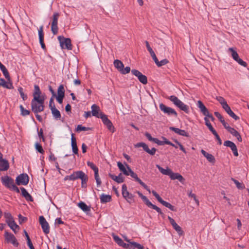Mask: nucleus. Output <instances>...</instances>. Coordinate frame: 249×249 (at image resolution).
I'll return each instance as SVG.
<instances>
[{"instance_id": "nucleus-1", "label": "nucleus", "mask_w": 249, "mask_h": 249, "mask_svg": "<svg viewBox=\"0 0 249 249\" xmlns=\"http://www.w3.org/2000/svg\"><path fill=\"white\" fill-rule=\"evenodd\" d=\"M44 99H37L36 97L33 98L31 101L32 110L35 114L40 112L44 110Z\"/></svg>"}, {"instance_id": "nucleus-2", "label": "nucleus", "mask_w": 249, "mask_h": 249, "mask_svg": "<svg viewBox=\"0 0 249 249\" xmlns=\"http://www.w3.org/2000/svg\"><path fill=\"white\" fill-rule=\"evenodd\" d=\"M1 181L3 185L6 188L19 193L18 188L15 185L13 179L8 176L2 177Z\"/></svg>"}, {"instance_id": "nucleus-3", "label": "nucleus", "mask_w": 249, "mask_h": 249, "mask_svg": "<svg viewBox=\"0 0 249 249\" xmlns=\"http://www.w3.org/2000/svg\"><path fill=\"white\" fill-rule=\"evenodd\" d=\"M168 99H169L176 107H178L180 109L184 111L186 113H188V106L184 104L177 97L174 95H172L168 97Z\"/></svg>"}, {"instance_id": "nucleus-4", "label": "nucleus", "mask_w": 249, "mask_h": 249, "mask_svg": "<svg viewBox=\"0 0 249 249\" xmlns=\"http://www.w3.org/2000/svg\"><path fill=\"white\" fill-rule=\"evenodd\" d=\"M137 193L138 194L139 196L142 199V200L144 202L145 204L148 207H150L153 209L154 210H155L159 214L162 215H163V213L162 212L161 209L160 208L153 204L145 196H143L139 191H138Z\"/></svg>"}, {"instance_id": "nucleus-5", "label": "nucleus", "mask_w": 249, "mask_h": 249, "mask_svg": "<svg viewBox=\"0 0 249 249\" xmlns=\"http://www.w3.org/2000/svg\"><path fill=\"white\" fill-rule=\"evenodd\" d=\"M58 39L59 41L60 46L62 49H67L68 50H71L72 49L71 40L70 38L59 36L58 37Z\"/></svg>"}, {"instance_id": "nucleus-6", "label": "nucleus", "mask_w": 249, "mask_h": 249, "mask_svg": "<svg viewBox=\"0 0 249 249\" xmlns=\"http://www.w3.org/2000/svg\"><path fill=\"white\" fill-rule=\"evenodd\" d=\"M59 16V14L57 12L54 13L53 16L52 22L51 23V31L54 35L58 33V19Z\"/></svg>"}, {"instance_id": "nucleus-7", "label": "nucleus", "mask_w": 249, "mask_h": 249, "mask_svg": "<svg viewBox=\"0 0 249 249\" xmlns=\"http://www.w3.org/2000/svg\"><path fill=\"white\" fill-rule=\"evenodd\" d=\"M152 193L153 196L157 198L158 201L162 204L163 206L169 208L172 211H177V209L174 206L172 205L170 203L163 200L156 191L153 190L152 191Z\"/></svg>"}, {"instance_id": "nucleus-8", "label": "nucleus", "mask_w": 249, "mask_h": 249, "mask_svg": "<svg viewBox=\"0 0 249 249\" xmlns=\"http://www.w3.org/2000/svg\"><path fill=\"white\" fill-rule=\"evenodd\" d=\"M159 107L164 114L168 116H174L175 117L178 116V113L174 109L167 107L162 103L160 104Z\"/></svg>"}, {"instance_id": "nucleus-9", "label": "nucleus", "mask_w": 249, "mask_h": 249, "mask_svg": "<svg viewBox=\"0 0 249 249\" xmlns=\"http://www.w3.org/2000/svg\"><path fill=\"white\" fill-rule=\"evenodd\" d=\"M125 165L127 166V169H129L128 173H129V175L132 178H134L136 181L139 182L145 189H146L149 193H151L150 189L148 188V187L138 177L137 175L131 169L129 165L127 164H125Z\"/></svg>"}, {"instance_id": "nucleus-10", "label": "nucleus", "mask_w": 249, "mask_h": 249, "mask_svg": "<svg viewBox=\"0 0 249 249\" xmlns=\"http://www.w3.org/2000/svg\"><path fill=\"white\" fill-rule=\"evenodd\" d=\"M229 51L231 53V56L232 58L236 61L239 64L245 67H247V63L239 57L238 54L232 48H230Z\"/></svg>"}, {"instance_id": "nucleus-11", "label": "nucleus", "mask_w": 249, "mask_h": 249, "mask_svg": "<svg viewBox=\"0 0 249 249\" xmlns=\"http://www.w3.org/2000/svg\"><path fill=\"white\" fill-rule=\"evenodd\" d=\"M29 177L26 174H22L16 178V183L18 185H26L28 183Z\"/></svg>"}, {"instance_id": "nucleus-12", "label": "nucleus", "mask_w": 249, "mask_h": 249, "mask_svg": "<svg viewBox=\"0 0 249 249\" xmlns=\"http://www.w3.org/2000/svg\"><path fill=\"white\" fill-rule=\"evenodd\" d=\"M135 146L136 147H142L143 150H144L146 152H147L150 155H155L157 151V149L154 147L150 149L148 145L142 142L137 143L136 144H135Z\"/></svg>"}, {"instance_id": "nucleus-13", "label": "nucleus", "mask_w": 249, "mask_h": 249, "mask_svg": "<svg viewBox=\"0 0 249 249\" xmlns=\"http://www.w3.org/2000/svg\"><path fill=\"white\" fill-rule=\"evenodd\" d=\"M131 73L136 77H137L138 80L140 82L143 84H146L147 83V77L142 74L140 71L137 70H132Z\"/></svg>"}, {"instance_id": "nucleus-14", "label": "nucleus", "mask_w": 249, "mask_h": 249, "mask_svg": "<svg viewBox=\"0 0 249 249\" xmlns=\"http://www.w3.org/2000/svg\"><path fill=\"white\" fill-rule=\"evenodd\" d=\"M39 223L41 226V228L43 232L45 234H48L50 232V227L48 223L46 220L43 216H40L39 217Z\"/></svg>"}, {"instance_id": "nucleus-15", "label": "nucleus", "mask_w": 249, "mask_h": 249, "mask_svg": "<svg viewBox=\"0 0 249 249\" xmlns=\"http://www.w3.org/2000/svg\"><path fill=\"white\" fill-rule=\"evenodd\" d=\"M100 118L102 119L103 123L105 125L107 126L108 129L111 132H114L115 131V128L113 126L112 123L107 118V116L106 115H102L100 116Z\"/></svg>"}, {"instance_id": "nucleus-16", "label": "nucleus", "mask_w": 249, "mask_h": 249, "mask_svg": "<svg viewBox=\"0 0 249 249\" xmlns=\"http://www.w3.org/2000/svg\"><path fill=\"white\" fill-rule=\"evenodd\" d=\"M224 145L230 147L235 156L237 157L238 156L237 147L233 142L229 140L226 141L224 142Z\"/></svg>"}, {"instance_id": "nucleus-17", "label": "nucleus", "mask_w": 249, "mask_h": 249, "mask_svg": "<svg viewBox=\"0 0 249 249\" xmlns=\"http://www.w3.org/2000/svg\"><path fill=\"white\" fill-rule=\"evenodd\" d=\"M168 219H169L170 223L172 225L173 228L174 229V230H176L178 234L179 235H182L183 233V231H182L181 228L177 224L175 220L170 216L168 217Z\"/></svg>"}, {"instance_id": "nucleus-18", "label": "nucleus", "mask_w": 249, "mask_h": 249, "mask_svg": "<svg viewBox=\"0 0 249 249\" xmlns=\"http://www.w3.org/2000/svg\"><path fill=\"white\" fill-rule=\"evenodd\" d=\"M91 113L92 115L97 118H100L102 115H105L102 112H100V107L96 105L93 104L91 106Z\"/></svg>"}, {"instance_id": "nucleus-19", "label": "nucleus", "mask_w": 249, "mask_h": 249, "mask_svg": "<svg viewBox=\"0 0 249 249\" xmlns=\"http://www.w3.org/2000/svg\"><path fill=\"white\" fill-rule=\"evenodd\" d=\"M38 31L39 43L41 45V48L44 50L46 48V46L44 43L43 26H41L39 27Z\"/></svg>"}, {"instance_id": "nucleus-20", "label": "nucleus", "mask_w": 249, "mask_h": 249, "mask_svg": "<svg viewBox=\"0 0 249 249\" xmlns=\"http://www.w3.org/2000/svg\"><path fill=\"white\" fill-rule=\"evenodd\" d=\"M170 178L172 180L178 179L179 181H180L182 183H184L185 179L179 173H174L172 171Z\"/></svg>"}, {"instance_id": "nucleus-21", "label": "nucleus", "mask_w": 249, "mask_h": 249, "mask_svg": "<svg viewBox=\"0 0 249 249\" xmlns=\"http://www.w3.org/2000/svg\"><path fill=\"white\" fill-rule=\"evenodd\" d=\"M0 87H2L7 89H12L14 88L11 80L10 81H8V80L6 81L3 78H0Z\"/></svg>"}, {"instance_id": "nucleus-22", "label": "nucleus", "mask_w": 249, "mask_h": 249, "mask_svg": "<svg viewBox=\"0 0 249 249\" xmlns=\"http://www.w3.org/2000/svg\"><path fill=\"white\" fill-rule=\"evenodd\" d=\"M108 176L112 179L118 183H121L124 181V178L123 177L122 173H120L117 176L111 174H109Z\"/></svg>"}, {"instance_id": "nucleus-23", "label": "nucleus", "mask_w": 249, "mask_h": 249, "mask_svg": "<svg viewBox=\"0 0 249 249\" xmlns=\"http://www.w3.org/2000/svg\"><path fill=\"white\" fill-rule=\"evenodd\" d=\"M171 130L173 131L175 133L182 136H185L186 137H189V135L188 133L186 132L184 130L180 129L178 128H176L174 127H170L169 128Z\"/></svg>"}, {"instance_id": "nucleus-24", "label": "nucleus", "mask_w": 249, "mask_h": 249, "mask_svg": "<svg viewBox=\"0 0 249 249\" xmlns=\"http://www.w3.org/2000/svg\"><path fill=\"white\" fill-rule=\"evenodd\" d=\"M197 106L199 108L201 112L205 116V117L209 115L210 113L208 109L204 105L201 101H198L197 102Z\"/></svg>"}, {"instance_id": "nucleus-25", "label": "nucleus", "mask_w": 249, "mask_h": 249, "mask_svg": "<svg viewBox=\"0 0 249 249\" xmlns=\"http://www.w3.org/2000/svg\"><path fill=\"white\" fill-rule=\"evenodd\" d=\"M225 111L233 119L235 120H238L239 118L231 110V107L228 105L225 107L223 108Z\"/></svg>"}, {"instance_id": "nucleus-26", "label": "nucleus", "mask_w": 249, "mask_h": 249, "mask_svg": "<svg viewBox=\"0 0 249 249\" xmlns=\"http://www.w3.org/2000/svg\"><path fill=\"white\" fill-rule=\"evenodd\" d=\"M9 168L8 162L2 159V157L0 159V171H6Z\"/></svg>"}, {"instance_id": "nucleus-27", "label": "nucleus", "mask_w": 249, "mask_h": 249, "mask_svg": "<svg viewBox=\"0 0 249 249\" xmlns=\"http://www.w3.org/2000/svg\"><path fill=\"white\" fill-rule=\"evenodd\" d=\"M201 152L209 162L212 163H214L215 162V158L213 155L207 153L203 149L201 150Z\"/></svg>"}, {"instance_id": "nucleus-28", "label": "nucleus", "mask_w": 249, "mask_h": 249, "mask_svg": "<svg viewBox=\"0 0 249 249\" xmlns=\"http://www.w3.org/2000/svg\"><path fill=\"white\" fill-rule=\"evenodd\" d=\"M6 239L8 241L11 242L14 245L16 246L18 245L17 240L13 234L6 233Z\"/></svg>"}, {"instance_id": "nucleus-29", "label": "nucleus", "mask_w": 249, "mask_h": 249, "mask_svg": "<svg viewBox=\"0 0 249 249\" xmlns=\"http://www.w3.org/2000/svg\"><path fill=\"white\" fill-rule=\"evenodd\" d=\"M71 146H72V151L74 154H78V149L77 146V143H76V140L75 138L74 137L73 134H72L71 135Z\"/></svg>"}, {"instance_id": "nucleus-30", "label": "nucleus", "mask_w": 249, "mask_h": 249, "mask_svg": "<svg viewBox=\"0 0 249 249\" xmlns=\"http://www.w3.org/2000/svg\"><path fill=\"white\" fill-rule=\"evenodd\" d=\"M156 166V167L159 169V170L161 174H162L163 175H167V176H170V175L172 171L171 170V169H170L168 167H167L166 169H165L163 168L162 167H160L158 164H157Z\"/></svg>"}, {"instance_id": "nucleus-31", "label": "nucleus", "mask_w": 249, "mask_h": 249, "mask_svg": "<svg viewBox=\"0 0 249 249\" xmlns=\"http://www.w3.org/2000/svg\"><path fill=\"white\" fill-rule=\"evenodd\" d=\"M117 166L119 170L123 173V174L126 176H129V169H127V167H125L121 162H117Z\"/></svg>"}, {"instance_id": "nucleus-32", "label": "nucleus", "mask_w": 249, "mask_h": 249, "mask_svg": "<svg viewBox=\"0 0 249 249\" xmlns=\"http://www.w3.org/2000/svg\"><path fill=\"white\" fill-rule=\"evenodd\" d=\"M145 44H146L147 49L148 51V52H149L152 58L154 60V62H156V61H157V57L154 52L153 51V50H152L151 47L150 46L149 44L147 41H145Z\"/></svg>"}, {"instance_id": "nucleus-33", "label": "nucleus", "mask_w": 249, "mask_h": 249, "mask_svg": "<svg viewBox=\"0 0 249 249\" xmlns=\"http://www.w3.org/2000/svg\"><path fill=\"white\" fill-rule=\"evenodd\" d=\"M22 195L25 198V199L30 201H33V199L32 196L28 193L27 190L23 187L21 188Z\"/></svg>"}, {"instance_id": "nucleus-34", "label": "nucleus", "mask_w": 249, "mask_h": 249, "mask_svg": "<svg viewBox=\"0 0 249 249\" xmlns=\"http://www.w3.org/2000/svg\"><path fill=\"white\" fill-rule=\"evenodd\" d=\"M229 132L232 134L233 136L235 137L237 140L241 142L242 141V138L240 134L237 131H236L235 129L231 127V128H230V130H229Z\"/></svg>"}, {"instance_id": "nucleus-35", "label": "nucleus", "mask_w": 249, "mask_h": 249, "mask_svg": "<svg viewBox=\"0 0 249 249\" xmlns=\"http://www.w3.org/2000/svg\"><path fill=\"white\" fill-rule=\"evenodd\" d=\"M113 64L115 68L117 69L120 72H121L122 70L124 67V65L122 61L116 59L114 61Z\"/></svg>"}, {"instance_id": "nucleus-36", "label": "nucleus", "mask_w": 249, "mask_h": 249, "mask_svg": "<svg viewBox=\"0 0 249 249\" xmlns=\"http://www.w3.org/2000/svg\"><path fill=\"white\" fill-rule=\"evenodd\" d=\"M52 113L53 115V116L54 117L55 119H59L61 118V114L60 111L55 108V106L53 105V107H51Z\"/></svg>"}, {"instance_id": "nucleus-37", "label": "nucleus", "mask_w": 249, "mask_h": 249, "mask_svg": "<svg viewBox=\"0 0 249 249\" xmlns=\"http://www.w3.org/2000/svg\"><path fill=\"white\" fill-rule=\"evenodd\" d=\"M111 200V196L110 195L102 194L100 196V201L102 203L109 202Z\"/></svg>"}, {"instance_id": "nucleus-38", "label": "nucleus", "mask_w": 249, "mask_h": 249, "mask_svg": "<svg viewBox=\"0 0 249 249\" xmlns=\"http://www.w3.org/2000/svg\"><path fill=\"white\" fill-rule=\"evenodd\" d=\"M34 88L35 91L33 93L34 98L36 97L37 99H44L43 97L40 96L41 91L38 86L35 85Z\"/></svg>"}, {"instance_id": "nucleus-39", "label": "nucleus", "mask_w": 249, "mask_h": 249, "mask_svg": "<svg viewBox=\"0 0 249 249\" xmlns=\"http://www.w3.org/2000/svg\"><path fill=\"white\" fill-rule=\"evenodd\" d=\"M78 206L85 212H88L90 211V207L88 206L84 202L81 201L78 203Z\"/></svg>"}, {"instance_id": "nucleus-40", "label": "nucleus", "mask_w": 249, "mask_h": 249, "mask_svg": "<svg viewBox=\"0 0 249 249\" xmlns=\"http://www.w3.org/2000/svg\"><path fill=\"white\" fill-rule=\"evenodd\" d=\"M83 171H78L74 172L71 175V180H74L77 179H80L82 175Z\"/></svg>"}, {"instance_id": "nucleus-41", "label": "nucleus", "mask_w": 249, "mask_h": 249, "mask_svg": "<svg viewBox=\"0 0 249 249\" xmlns=\"http://www.w3.org/2000/svg\"><path fill=\"white\" fill-rule=\"evenodd\" d=\"M80 179H81V185L82 187L86 188L87 186V182L88 180V176L86 175L83 172L82 173V175H81V177H80Z\"/></svg>"}, {"instance_id": "nucleus-42", "label": "nucleus", "mask_w": 249, "mask_h": 249, "mask_svg": "<svg viewBox=\"0 0 249 249\" xmlns=\"http://www.w3.org/2000/svg\"><path fill=\"white\" fill-rule=\"evenodd\" d=\"M231 180L235 184L236 187L238 189L243 190L245 188V186L243 183L239 182L237 180L234 178H231Z\"/></svg>"}, {"instance_id": "nucleus-43", "label": "nucleus", "mask_w": 249, "mask_h": 249, "mask_svg": "<svg viewBox=\"0 0 249 249\" xmlns=\"http://www.w3.org/2000/svg\"><path fill=\"white\" fill-rule=\"evenodd\" d=\"M65 96V89L63 85L59 86L57 89V96L64 97Z\"/></svg>"}, {"instance_id": "nucleus-44", "label": "nucleus", "mask_w": 249, "mask_h": 249, "mask_svg": "<svg viewBox=\"0 0 249 249\" xmlns=\"http://www.w3.org/2000/svg\"><path fill=\"white\" fill-rule=\"evenodd\" d=\"M216 99L219 102V103L222 106L223 108L228 105V104L225 99L221 96H217Z\"/></svg>"}, {"instance_id": "nucleus-45", "label": "nucleus", "mask_w": 249, "mask_h": 249, "mask_svg": "<svg viewBox=\"0 0 249 249\" xmlns=\"http://www.w3.org/2000/svg\"><path fill=\"white\" fill-rule=\"evenodd\" d=\"M8 226L11 228L12 230L15 231L17 228H18V226L14 221V219L10 220L7 222Z\"/></svg>"}, {"instance_id": "nucleus-46", "label": "nucleus", "mask_w": 249, "mask_h": 249, "mask_svg": "<svg viewBox=\"0 0 249 249\" xmlns=\"http://www.w3.org/2000/svg\"><path fill=\"white\" fill-rule=\"evenodd\" d=\"M204 120L205 122V124L207 125V126L208 127L209 129L211 131L212 133L213 132H215L216 131L215 129L213 128L212 125H211V123L209 122V120L208 118L205 117Z\"/></svg>"}, {"instance_id": "nucleus-47", "label": "nucleus", "mask_w": 249, "mask_h": 249, "mask_svg": "<svg viewBox=\"0 0 249 249\" xmlns=\"http://www.w3.org/2000/svg\"><path fill=\"white\" fill-rule=\"evenodd\" d=\"M129 194L130 193L127 191L126 185L123 184L122 186V195L123 197L126 199Z\"/></svg>"}, {"instance_id": "nucleus-48", "label": "nucleus", "mask_w": 249, "mask_h": 249, "mask_svg": "<svg viewBox=\"0 0 249 249\" xmlns=\"http://www.w3.org/2000/svg\"><path fill=\"white\" fill-rule=\"evenodd\" d=\"M168 62L169 61L167 59H164L161 60L160 61H159L157 59V61H156V62H155V63L158 67H161L162 66L165 65L167 64Z\"/></svg>"}, {"instance_id": "nucleus-49", "label": "nucleus", "mask_w": 249, "mask_h": 249, "mask_svg": "<svg viewBox=\"0 0 249 249\" xmlns=\"http://www.w3.org/2000/svg\"><path fill=\"white\" fill-rule=\"evenodd\" d=\"M19 108L21 115L25 116L29 115L30 111L25 109L22 105H20Z\"/></svg>"}, {"instance_id": "nucleus-50", "label": "nucleus", "mask_w": 249, "mask_h": 249, "mask_svg": "<svg viewBox=\"0 0 249 249\" xmlns=\"http://www.w3.org/2000/svg\"><path fill=\"white\" fill-rule=\"evenodd\" d=\"M2 71L3 74L5 76V78L8 80V81H10V76L9 75V72L6 68V67H4L1 70Z\"/></svg>"}, {"instance_id": "nucleus-51", "label": "nucleus", "mask_w": 249, "mask_h": 249, "mask_svg": "<svg viewBox=\"0 0 249 249\" xmlns=\"http://www.w3.org/2000/svg\"><path fill=\"white\" fill-rule=\"evenodd\" d=\"M18 90L19 92L20 96L22 98L23 100H26L27 99V96L26 94L24 93L23 88L22 87H18Z\"/></svg>"}, {"instance_id": "nucleus-52", "label": "nucleus", "mask_w": 249, "mask_h": 249, "mask_svg": "<svg viewBox=\"0 0 249 249\" xmlns=\"http://www.w3.org/2000/svg\"><path fill=\"white\" fill-rule=\"evenodd\" d=\"M113 238L114 240L120 246H121L124 243V241L122 240V239L117 235H113Z\"/></svg>"}, {"instance_id": "nucleus-53", "label": "nucleus", "mask_w": 249, "mask_h": 249, "mask_svg": "<svg viewBox=\"0 0 249 249\" xmlns=\"http://www.w3.org/2000/svg\"><path fill=\"white\" fill-rule=\"evenodd\" d=\"M94 177L97 185L100 186L101 184V180L98 174V171L94 172Z\"/></svg>"}, {"instance_id": "nucleus-54", "label": "nucleus", "mask_w": 249, "mask_h": 249, "mask_svg": "<svg viewBox=\"0 0 249 249\" xmlns=\"http://www.w3.org/2000/svg\"><path fill=\"white\" fill-rule=\"evenodd\" d=\"M87 165L90 167L94 172L98 171V167L93 162L89 161L87 162Z\"/></svg>"}, {"instance_id": "nucleus-55", "label": "nucleus", "mask_w": 249, "mask_h": 249, "mask_svg": "<svg viewBox=\"0 0 249 249\" xmlns=\"http://www.w3.org/2000/svg\"><path fill=\"white\" fill-rule=\"evenodd\" d=\"M35 148H36V149L40 153H41V154L44 153V151L42 146L38 143H36L35 144Z\"/></svg>"}, {"instance_id": "nucleus-56", "label": "nucleus", "mask_w": 249, "mask_h": 249, "mask_svg": "<svg viewBox=\"0 0 249 249\" xmlns=\"http://www.w3.org/2000/svg\"><path fill=\"white\" fill-rule=\"evenodd\" d=\"M90 128L83 126L81 124L78 125L77 127V128H76V130L77 131H87V130H90Z\"/></svg>"}, {"instance_id": "nucleus-57", "label": "nucleus", "mask_w": 249, "mask_h": 249, "mask_svg": "<svg viewBox=\"0 0 249 249\" xmlns=\"http://www.w3.org/2000/svg\"><path fill=\"white\" fill-rule=\"evenodd\" d=\"M4 216L6 219V222H8L10 220L13 219V217L9 213H4Z\"/></svg>"}, {"instance_id": "nucleus-58", "label": "nucleus", "mask_w": 249, "mask_h": 249, "mask_svg": "<svg viewBox=\"0 0 249 249\" xmlns=\"http://www.w3.org/2000/svg\"><path fill=\"white\" fill-rule=\"evenodd\" d=\"M130 71L131 69L129 67H126L125 68H124V67L120 73L123 74H126L127 73H128Z\"/></svg>"}, {"instance_id": "nucleus-59", "label": "nucleus", "mask_w": 249, "mask_h": 249, "mask_svg": "<svg viewBox=\"0 0 249 249\" xmlns=\"http://www.w3.org/2000/svg\"><path fill=\"white\" fill-rule=\"evenodd\" d=\"M141 246L142 245L141 244L135 242H132V249H139Z\"/></svg>"}, {"instance_id": "nucleus-60", "label": "nucleus", "mask_w": 249, "mask_h": 249, "mask_svg": "<svg viewBox=\"0 0 249 249\" xmlns=\"http://www.w3.org/2000/svg\"><path fill=\"white\" fill-rule=\"evenodd\" d=\"M125 199L128 202L130 203L134 201V196L132 194H130Z\"/></svg>"}, {"instance_id": "nucleus-61", "label": "nucleus", "mask_w": 249, "mask_h": 249, "mask_svg": "<svg viewBox=\"0 0 249 249\" xmlns=\"http://www.w3.org/2000/svg\"><path fill=\"white\" fill-rule=\"evenodd\" d=\"M176 143L178 145V146L179 147V148L185 154H186L187 153L186 150L185 149V148H184V147L183 146V145L179 142H178V141H175Z\"/></svg>"}, {"instance_id": "nucleus-62", "label": "nucleus", "mask_w": 249, "mask_h": 249, "mask_svg": "<svg viewBox=\"0 0 249 249\" xmlns=\"http://www.w3.org/2000/svg\"><path fill=\"white\" fill-rule=\"evenodd\" d=\"M213 135L215 136L216 139L218 141V144L219 145H221L222 144V141L220 138L219 137V135H218L217 133L216 132V131H215V132H213Z\"/></svg>"}, {"instance_id": "nucleus-63", "label": "nucleus", "mask_w": 249, "mask_h": 249, "mask_svg": "<svg viewBox=\"0 0 249 249\" xmlns=\"http://www.w3.org/2000/svg\"><path fill=\"white\" fill-rule=\"evenodd\" d=\"M121 246L125 249H132V242H130L129 244H126L124 242Z\"/></svg>"}, {"instance_id": "nucleus-64", "label": "nucleus", "mask_w": 249, "mask_h": 249, "mask_svg": "<svg viewBox=\"0 0 249 249\" xmlns=\"http://www.w3.org/2000/svg\"><path fill=\"white\" fill-rule=\"evenodd\" d=\"M19 222L20 224L26 221L27 220V218L25 217L22 216L21 214H19Z\"/></svg>"}]
</instances>
